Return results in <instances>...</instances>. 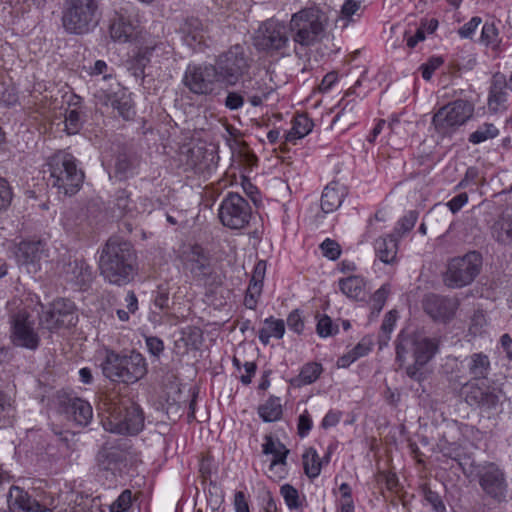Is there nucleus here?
I'll return each mask as SVG.
<instances>
[{"instance_id":"20e7f679","label":"nucleus","mask_w":512,"mask_h":512,"mask_svg":"<svg viewBox=\"0 0 512 512\" xmlns=\"http://www.w3.org/2000/svg\"><path fill=\"white\" fill-rule=\"evenodd\" d=\"M100 15L99 0H64L61 22L68 34L84 35L96 28Z\"/></svg>"},{"instance_id":"c9c22d12","label":"nucleus","mask_w":512,"mask_h":512,"mask_svg":"<svg viewBox=\"0 0 512 512\" xmlns=\"http://www.w3.org/2000/svg\"><path fill=\"white\" fill-rule=\"evenodd\" d=\"M303 467L305 474L309 478H316L320 474L322 462L315 449L309 448L303 454Z\"/></svg>"},{"instance_id":"e433bc0d","label":"nucleus","mask_w":512,"mask_h":512,"mask_svg":"<svg viewBox=\"0 0 512 512\" xmlns=\"http://www.w3.org/2000/svg\"><path fill=\"white\" fill-rule=\"evenodd\" d=\"M480 41L490 47L493 50H498L501 44V38L499 37V31L495 26L494 22H485L482 31Z\"/></svg>"},{"instance_id":"f704fd0d","label":"nucleus","mask_w":512,"mask_h":512,"mask_svg":"<svg viewBox=\"0 0 512 512\" xmlns=\"http://www.w3.org/2000/svg\"><path fill=\"white\" fill-rule=\"evenodd\" d=\"M259 416L265 422H274L282 416V405L278 397H270L258 409Z\"/></svg>"},{"instance_id":"9d476101","label":"nucleus","mask_w":512,"mask_h":512,"mask_svg":"<svg viewBox=\"0 0 512 512\" xmlns=\"http://www.w3.org/2000/svg\"><path fill=\"white\" fill-rule=\"evenodd\" d=\"M221 83L235 86L250 70L251 59L243 46L237 44L220 54L215 62Z\"/></svg>"},{"instance_id":"393cba45","label":"nucleus","mask_w":512,"mask_h":512,"mask_svg":"<svg viewBox=\"0 0 512 512\" xmlns=\"http://www.w3.org/2000/svg\"><path fill=\"white\" fill-rule=\"evenodd\" d=\"M242 87L243 94L254 107L262 105L273 92V87L264 79H249L243 82Z\"/></svg>"},{"instance_id":"b1692460","label":"nucleus","mask_w":512,"mask_h":512,"mask_svg":"<svg viewBox=\"0 0 512 512\" xmlns=\"http://www.w3.org/2000/svg\"><path fill=\"white\" fill-rule=\"evenodd\" d=\"M46 256L45 244L42 241H22L15 250V258L20 265L32 267L34 272L37 264Z\"/></svg>"},{"instance_id":"423d86ee","label":"nucleus","mask_w":512,"mask_h":512,"mask_svg":"<svg viewBox=\"0 0 512 512\" xmlns=\"http://www.w3.org/2000/svg\"><path fill=\"white\" fill-rule=\"evenodd\" d=\"M49 181L59 193L74 195L84 181V173L78 169L75 157L65 151H58L48 160Z\"/></svg>"},{"instance_id":"680f3d73","label":"nucleus","mask_w":512,"mask_h":512,"mask_svg":"<svg viewBox=\"0 0 512 512\" xmlns=\"http://www.w3.org/2000/svg\"><path fill=\"white\" fill-rule=\"evenodd\" d=\"M146 345L149 352L154 356H158L164 349L163 341L158 337H148Z\"/></svg>"},{"instance_id":"774afa93","label":"nucleus","mask_w":512,"mask_h":512,"mask_svg":"<svg viewBox=\"0 0 512 512\" xmlns=\"http://www.w3.org/2000/svg\"><path fill=\"white\" fill-rule=\"evenodd\" d=\"M154 304L160 309L168 308L169 306V293L164 289H159L154 299Z\"/></svg>"},{"instance_id":"13d9d810","label":"nucleus","mask_w":512,"mask_h":512,"mask_svg":"<svg viewBox=\"0 0 512 512\" xmlns=\"http://www.w3.org/2000/svg\"><path fill=\"white\" fill-rule=\"evenodd\" d=\"M360 9V2L347 0L341 8V15L343 19H351L352 16Z\"/></svg>"},{"instance_id":"f03ea898","label":"nucleus","mask_w":512,"mask_h":512,"mask_svg":"<svg viewBox=\"0 0 512 512\" xmlns=\"http://www.w3.org/2000/svg\"><path fill=\"white\" fill-rule=\"evenodd\" d=\"M438 351L439 340L437 338L400 334L396 341V362L402 367L407 363L410 355L413 362L406 365V374L412 380L421 382L426 378L425 366Z\"/></svg>"},{"instance_id":"6e6552de","label":"nucleus","mask_w":512,"mask_h":512,"mask_svg":"<svg viewBox=\"0 0 512 512\" xmlns=\"http://www.w3.org/2000/svg\"><path fill=\"white\" fill-rule=\"evenodd\" d=\"M481 268L482 256L476 251L453 257L447 262L446 269L443 272V283L451 289L466 287L476 279Z\"/></svg>"},{"instance_id":"58836bf2","label":"nucleus","mask_w":512,"mask_h":512,"mask_svg":"<svg viewBox=\"0 0 512 512\" xmlns=\"http://www.w3.org/2000/svg\"><path fill=\"white\" fill-rule=\"evenodd\" d=\"M499 133L497 127L491 123L481 125L476 131L470 134L469 141L473 144H479L488 139L495 138Z\"/></svg>"},{"instance_id":"37998d69","label":"nucleus","mask_w":512,"mask_h":512,"mask_svg":"<svg viewBox=\"0 0 512 512\" xmlns=\"http://www.w3.org/2000/svg\"><path fill=\"white\" fill-rule=\"evenodd\" d=\"M132 505V492L129 489L124 490L118 498L110 505V512H126Z\"/></svg>"},{"instance_id":"ea45409f","label":"nucleus","mask_w":512,"mask_h":512,"mask_svg":"<svg viewBox=\"0 0 512 512\" xmlns=\"http://www.w3.org/2000/svg\"><path fill=\"white\" fill-rule=\"evenodd\" d=\"M2 2L17 13H26L32 7L37 9L44 8L47 0H2Z\"/></svg>"},{"instance_id":"338daca9","label":"nucleus","mask_w":512,"mask_h":512,"mask_svg":"<svg viewBox=\"0 0 512 512\" xmlns=\"http://www.w3.org/2000/svg\"><path fill=\"white\" fill-rule=\"evenodd\" d=\"M337 80H338L337 73H335V72L327 73L323 77V79H322V81H321V83L319 85V90L321 92H327L328 90L331 89V87L336 83Z\"/></svg>"},{"instance_id":"864d4df0","label":"nucleus","mask_w":512,"mask_h":512,"mask_svg":"<svg viewBox=\"0 0 512 512\" xmlns=\"http://www.w3.org/2000/svg\"><path fill=\"white\" fill-rule=\"evenodd\" d=\"M12 200V191L8 182L0 177V211L6 209Z\"/></svg>"},{"instance_id":"bf43d9fd","label":"nucleus","mask_w":512,"mask_h":512,"mask_svg":"<svg viewBox=\"0 0 512 512\" xmlns=\"http://www.w3.org/2000/svg\"><path fill=\"white\" fill-rule=\"evenodd\" d=\"M184 31H185V42L189 46L195 48L197 45H200L204 42V35L201 31L192 32L188 28H186Z\"/></svg>"},{"instance_id":"a19ab883","label":"nucleus","mask_w":512,"mask_h":512,"mask_svg":"<svg viewBox=\"0 0 512 512\" xmlns=\"http://www.w3.org/2000/svg\"><path fill=\"white\" fill-rule=\"evenodd\" d=\"M280 492L289 509L297 510L302 506L299 493L292 485L284 484L281 487Z\"/></svg>"},{"instance_id":"ddd939ff","label":"nucleus","mask_w":512,"mask_h":512,"mask_svg":"<svg viewBox=\"0 0 512 512\" xmlns=\"http://www.w3.org/2000/svg\"><path fill=\"white\" fill-rule=\"evenodd\" d=\"M10 339L18 347L36 350L40 344V337L34 327V320L26 308H18L9 316Z\"/></svg>"},{"instance_id":"7c9ffc66","label":"nucleus","mask_w":512,"mask_h":512,"mask_svg":"<svg viewBox=\"0 0 512 512\" xmlns=\"http://www.w3.org/2000/svg\"><path fill=\"white\" fill-rule=\"evenodd\" d=\"M467 368L474 380L486 379L491 370L488 355L483 352L473 353L468 358Z\"/></svg>"},{"instance_id":"4c0bfd02","label":"nucleus","mask_w":512,"mask_h":512,"mask_svg":"<svg viewBox=\"0 0 512 512\" xmlns=\"http://www.w3.org/2000/svg\"><path fill=\"white\" fill-rule=\"evenodd\" d=\"M313 127L312 121L305 115L295 117L293 127L287 135V140L300 139L306 136Z\"/></svg>"},{"instance_id":"6e6d98bb","label":"nucleus","mask_w":512,"mask_h":512,"mask_svg":"<svg viewBox=\"0 0 512 512\" xmlns=\"http://www.w3.org/2000/svg\"><path fill=\"white\" fill-rule=\"evenodd\" d=\"M425 499L432 506L435 512H444L445 505L438 493L428 489L425 491Z\"/></svg>"},{"instance_id":"3c124183","label":"nucleus","mask_w":512,"mask_h":512,"mask_svg":"<svg viewBox=\"0 0 512 512\" xmlns=\"http://www.w3.org/2000/svg\"><path fill=\"white\" fill-rule=\"evenodd\" d=\"M317 333L321 337H328L337 332V328H333V323L330 317L323 316L317 323Z\"/></svg>"},{"instance_id":"79ce46f5","label":"nucleus","mask_w":512,"mask_h":512,"mask_svg":"<svg viewBox=\"0 0 512 512\" xmlns=\"http://www.w3.org/2000/svg\"><path fill=\"white\" fill-rule=\"evenodd\" d=\"M115 207L122 215H133L134 210L136 209L132 205V200L130 199L127 191L125 190H120L117 192L115 199Z\"/></svg>"},{"instance_id":"7ed1b4c3","label":"nucleus","mask_w":512,"mask_h":512,"mask_svg":"<svg viewBox=\"0 0 512 512\" xmlns=\"http://www.w3.org/2000/svg\"><path fill=\"white\" fill-rule=\"evenodd\" d=\"M103 375L112 382L133 384L147 374V362L144 356L137 351L117 353L106 349L102 360Z\"/></svg>"},{"instance_id":"c85d7f7f","label":"nucleus","mask_w":512,"mask_h":512,"mask_svg":"<svg viewBox=\"0 0 512 512\" xmlns=\"http://www.w3.org/2000/svg\"><path fill=\"white\" fill-rule=\"evenodd\" d=\"M345 188L336 182L328 184L321 196V208L325 213L337 210L345 197Z\"/></svg>"},{"instance_id":"49530a36","label":"nucleus","mask_w":512,"mask_h":512,"mask_svg":"<svg viewBox=\"0 0 512 512\" xmlns=\"http://www.w3.org/2000/svg\"><path fill=\"white\" fill-rule=\"evenodd\" d=\"M320 249L322 254L330 260L338 259L341 254L340 245L336 241L329 238L325 239L321 243Z\"/></svg>"},{"instance_id":"1a4fd4ad","label":"nucleus","mask_w":512,"mask_h":512,"mask_svg":"<svg viewBox=\"0 0 512 512\" xmlns=\"http://www.w3.org/2000/svg\"><path fill=\"white\" fill-rule=\"evenodd\" d=\"M94 97L97 103L111 106L124 120H130L135 115L134 105L128 94L111 74H105L95 83Z\"/></svg>"},{"instance_id":"c756f323","label":"nucleus","mask_w":512,"mask_h":512,"mask_svg":"<svg viewBox=\"0 0 512 512\" xmlns=\"http://www.w3.org/2000/svg\"><path fill=\"white\" fill-rule=\"evenodd\" d=\"M338 284L341 292L348 298L357 301L365 300L367 295L366 284L362 277L354 275L348 276L340 279Z\"/></svg>"},{"instance_id":"f3484780","label":"nucleus","mask_w":512,"mask_h":512,"mask_svg":"<svg viewBox=\"0 0 512 512\" xmlns=\"http://www.w3.org/2000/svg\"><path fill=\"white\" fill-rule=\"evenodd\" d=\"M289 37L286 26L276 20L265 21L258 29L256 46L266 51H279L287 47Z\"/></svg>"},{"instance_id":"39448f33","label":"nucleus","mask_w":512,"mask_h":512,"mask_svg":"<svg viewBox=\"0 0 512 512\" xmlns=\"http://www.w3.org/2000/svg\"><path fill=\"white\" fill-rule=\"evenodd\" d=\"M108 416L102 421L106 431L117 434H138L144 427V416L139 405L131 399L111 400L105 403Z\"/></svg>"},{"instance_id":"412c9836","label":"nucleus","mask_w":512,"mask_h":512,"mask_svg":"<svg viewBox=\"0 0 512 512\" xmlns=\"http://www.w3.org/2000/svg\"><path fill=\"white\" fill-rule=\"evenodd\" d=\"M7 503L10 512H52L19 486L10 487Z\"/></svg>"},{"instance_id":"09e8293b","label":"nucleus","mask_w":512,"mask_h":512,"mask_svg":"<svg viewBox=\"0 0 512 512\" xmlns=\"http://www.w3.org/2000/svg\"><path fill=\"white\" fill-rule=\"evenodd\" d=\"M443 64V60L440 57H432L426 63L420 66L422 77L425 80H430L434 71Z\"/></svg>"},{"instance_id":"2f4dec72","label":"nucleus","mask_w":512,"mask_h":512,"mask_svg":"<svg viewBox=\"0 0 512 512\" xmlns=\"http://www.w3.org/2000/svg\"><path fill=\"white\" fill-rule=\"evenodd\" d=\"M374 246L377 256L383 263L390 264L394 262L398 250L396 238L391 235L380 237L376 239Z\"/></svg>"},{"instance_id":"72a5a7b5","label":"nucleus","mask_w":512,"mask_h":512,"mask_svg":"<svg viewBox=\"0 0 512 512\" xmlns=\"http://www.w3.org/2000/svg\"><path fill=\"white\" fill-rule=\"evenodd\" d=\"M323 371L322 365L316 362L306 363L300 370L298 376L291 380L295 387H301L314 383Z\"/></svg>"},{"instance_id":"603ef678","label":"nucleus","mask_w":512,"mask_h":512,"mask_svg":"<svg viewBox=\"0 0 512 512\" xmlns=\"http://www.w3.org/2000/svg\"><path fill=\"white\" fill-rule=\"evenodd\" d=\"M313 426V422L311 419V416L307 410H305L299 417H298V435L300 437H305L310 432L311 428Z\"/></svg>"},{"instance_id":"052dcab7","label":"nucleus","mask_w":512,"mask_h":512,"mask_svg":"<svg viewBox=\"0 0 512 512\" xmlns=\"http://www.w3.org/2000/svg\"><path fill=\"white\" fill-rule=\"evenodd\" d=\"M468 201L467 193L463 192L455 197H453L448 203L447 206L451 210L452 213L458 212Z\"/></svg>"},{"instance_id":"5fc2aeb1","label":"nucleus","mask_w":512,"mask_h":512,"mask_svg":"<svg viewBox=\"0 0 512 512\" xmlns=\"http://www.w3.org/2000/svg\"><path fill=\"white\" fill-rule=\"evenodd\" d=\"M482 23V19L478 16L472 17L469 22L464 24L458 31L462 38H470L477 27Z\"/></svg>"},{"instance_id":"0eeeda50","label":"nucleus","mask_w":512,"mask_h":512,"mask_svg":"<svg viewBox=\"0 0 512 512\" xmlns=\"http://www.w3.org/2000/svg\"><path fill=\"white\" fill-rule=\"evenodd\" d=\"M327 24V17L317 7H308L294 13L289 29L292 40L301 47L315 45L322 38Z\"/></svg>"},{"instance_id":"bb28decb","label":"nucleus","mask_w":512,"mask_h":512,"mask_svg":"<svg viewBox=\"0 0 512 512\" xmlns=\"http://www.w3.org/2000/svg\"><path fill=\"white\" fill-rule=\"evenodd\" d=\"M110 35L114 41L125 43L137 37V26L129 18L116 15L110 24Z\"/></svg>"},{"instance_id":"2eb2a0df","label":"nucleus","mask_w":512,"mask_h":512,"mask_svg":"<svg viewBox=\"0 0 512 512\" xmlns=\"http://www.w3.org/2000/svg\"><path fill=\"white\" fill-rule=\"evenodd\" d=\"M478 483L484 495L495 503H502L507 498L508 483L503 469L489 462L477 471Z\"/></svg>"},{"instance_id":"cd10ccee","label":"nucleus","mask_w":512,"mask_h":512,"mask_svg":"<svg viewBox=\"0 0 512 512\" xmlns=\"http://www.w3.org/2000/svg\"><path fill=\"white\" fill-rule=\"evenodd\" d=\"M507 81L503 74L496 73L492 78L490 94L488 99L489 109L497 112L505 108L507 102Z\"/></svg>"},{"instance_id":"a211bd4d","label":"nucleus","mask_w":512,"mask_h":512,"mask_svg":"<svg viewBox=\"0 0 512 512\" xmlns=\"http://www.w3.org/2000/svg\"><path fill=\"white\" fill-rule=\"evenodd\" d=\"M422 307L434 321L446 323L455 316L459 301L455 297L430 293L423 298Z\"/></svg>"},{"instance_id":"c03bdc74","label":"nucleus","mask_w":512,"mask_h":512,"mask_svg":"<svg viewBox=\"0 0 512 512\" xmlns=\"http://www.w3.org/2000/svg\"><path fill=\"white\" fill-rule=\"evenodd\" d=\"M417 219L418 213L416 211H409L398 221L395 232L399 235L409 232L415 226Z\"/></svg>"},{"instance_id":"6ab92c4d","label":"nucleus","mask_w":512,"mask_h":512,"mask_svg":"<svg viewBox=\"0 0 512 512\" xmlns=\"http://www.w3.org/2000/svg\"><path fill=\"white\" fill-rule=\"evenodd\" d=\"M74 320L73 304L64 299H58L52 303L49 310L43 312L40 317V324L53 332L74 325Z\"/></svg>"},{"instance_id":"0e129e2a","label":"nucleus","mask_w":512,"mask_h":512,"mask_svg":"<svg viewBox=\"0 0 512 512\" xmlns=\"http://www.w3.org/2000/svg\"><path fill=\"white\" fill-rule=\"evenodd\" d=\"M115 167L116 172L123 176H127L132 170L131 162L126 156L118 157Z\"/></svg>"},{"instance_id":"4be33fe9","label":"nucleus","mask_w":512,"mask_h":512,"mask_svg":"<svg viewBox=\"0 0 512 512\" xmlns=\"http://www.w3.org/2000/svg\"><path fill=\"white\" fill-rule=\"evenodd\" d=\"M62 273L67 280L77 285H85L92 280V271L90 266L81 257L75 255H65L62 258Z\"/></svg>"},{"instance_id":"a878e982","label":"nucleus","mask_w":512,"mask_h":512,"mask_svg":"<svg viewBox=\"0 0 512 512\" xmlns=\"http://www.w3.org/2000/svg\"><path fill=\"white\" fill-rule=\"evenodd\" d=\"M65 412L79 426H87L93 418L92 406L81 398H69L65 404Z\"/></svg>"},{"instance_id":"a18cd8bd","label":"nucleus","mask_w":512,"mask_h":512,"mask_svg":"<svg viewBox=\"0 0 512 512\" xmlns=\"http://www.w3.org/2000/svg\"><path fill=\"white\" fill-rule=\"evenodd\" d=\"M82 124L80 113L77 109H69L65 114V127L68 134L78 132Z\"/></svg>"},{"instance_id":"f8f14e48","label":"nucleus","mask_w":512,"mask_h":512,"mask_svg":"<svg viewBox=\"0 0 512 512\" xmlns=\"http://www.w3.org/2000/svg\"><path fill=\"white\" fill-rule=\"evenodd\" d=\"M217 83H221L214 64H189L182 78V84L193 94L199 96L212 95Z\"/></svg>"},{"instance_id":"8fccbe9b","label":"nucleus","mask_w":512,"mask_h":512,"mask_svg":"<svg viewBox=\"0 0 512 512\" xmlns=\"http://www.w3.org/2000/svg\"><path fill=\"white\" fill-rule=\"evenodd\" d=\"M389 294V288L386 285L381 286L372 296L371 303L372 309L378 313L382 310L387 296Z\"/></svg>"},{"instance_id":"9b49d317","label":"nucleus","mask_w":512,"mask_h":512,"mask_svg":"<svg viewBox=\"0 0 512 512\" xmlns=\"http://www.w3.org/2000/svg\"><path fill=\"white\" fill-rule=\"evenodd\" d=\"M473 112L474 106L471 102L458 99L441 107L434 114L432 124L438 134L451 135L472 117Z\"/></svg>"},{"instance_id":"5701e85b","label":"nucleus","mask_w":512,"mask_h":512,"mask_svg":"<svg viewBox=\"0 0 512 512\" xmlns=\"http://www.w3.org/2000/svg\"><path fill=\"white\" fill-rule=\"evenodd\" d=\"M263 453L273 455V460L269 466V477L272 479L283 478L284 466L289 450L279 440H274L271 436H265V443L262 445Z\"/></svg>"},{"instance_id":"69168bd1","label":"nucleus","mask_w":512,"mask_h":512,"mask_svg":"<svg viewBox=\"0 0 512 512\" xmlns=\"http://www.w3.org/2000/svg\"><path fill=\"white\" fill-rule=\"evenodd\" d=\"M234 506L236 512H250L244 492L238 491L235 493Z\"/></svg>"},{"instance_id":"de8ad7c7","label":"nucleus","mask_w":512,"mask_h":512,"mask_svg":"<svg viewBox=\"0 0 512 512\" xmlns=\"http://www.w3.org/2000/svg\"><path fill=\"white\" fill-rule=\"evenodd\" d=\"M245 97L244 94L239 92L229 91L225 98L224 105L229 110H238L243 107Z\"/></svg>"},{"instance_id":"e2e57ef3","label":"nucleus","mask_w":512,"mask_h":512,"mask_svg":"<svg viewBox=\"0 0 512 512\" xmlns=\"http://www.w3.org/2000/svg\"><path fill=\"white\" fill-rule=\"evenodd\" d=\"M341 412L330 410L323 418L321 426L325 429L333 427L339 423Z\"/></svg>"},{"instance_id":"dca6fc26","label":"nucleus","mask_w":512,"mask_h":512,"mask_svg":"<svg viewBox=\"0 0 512 512\" xmlns=\"http://www.w3.org/2000/svg\"><path fill=\"white\" fill-rule=\"evenodd\" d=\"M179 259L185 271L194 279L203 280L212 274L209 254L198 244H185L179 251Z\"/></svg>"},{"instance_id":"aec40b11","label":"nucleus","mask_w":512,"mask_h":512,"mask_svg":"<svg viewBox=\"0 0 512 512\" xmlns=\"http://www.w3.org/2000/svg\"><path fill=\"white\" fill-rule=\"evenodd\" d=\"M463 394L468 405L478 407L481 410L494 409L499 403V396L495 388L485 384L479 385L475 381H470L464 385Z\"/></svg>"},{"instance_id":"f257e3e1","label":"nucleus","mask_w":512,"mask_h":512,"mask_svg":"<svg viewBox=\"0 0 512 512\" xmlns=\"http://www.w3.org/2000/svg\"><path fill=\"white\" fill-rule=\"evenodd\" d=\"M100 274L110 284L129 283L136 271V255L129 242L109 239L99 258Z\"/></svg>"},{"instance_id":"4468645a","label":"nucleus","mask_w":512,"mask_h":512,"mask_svg":"<svg viewBox=\"0 0 512 512\" xmlns=\"http://www.w3.org/2000/svg\"><path fill=\"white\" fill-rule=\"evenodd\" d=\"M249 202L238 193H228L222 200L218 216L221 223L230 229H242L249 224L251 218Z\"/></svg>"},{"instance_id":"4d7b16f0","label":"nucleus","mask_w":512,"mask_h":512,"mask_svg":"<svg viewBox=\"0 0 512 512\" xmlns=\"http://www.w3.org/2000/svg\"><path fill=\"white\" fill-rule=\"evenodd\" d=\"M287 325L289 329L296 333H301L304 329V322L298 310L292 311L287 318Z\"/></svg>"},{"instance_id":"473e14b6","label":"nucleus","mask_w":512,"mask_h":512,"mask_svg":"<svg viewBox=\"0 0 512 512\" xmlns=\"http://www.w3.org/2000/svg\"><path fill=\"white\" fill-rule=\"evenodd\" d=\"M285 332V323L282 319L269 317L264 321V327L259 330V340L267 345L271 337L281 339Z\"/></svg>"}]
</instances>
